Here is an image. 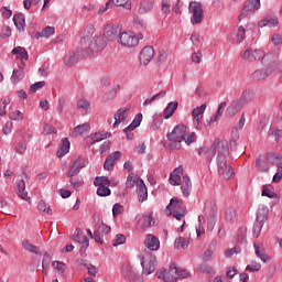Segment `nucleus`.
Instances as JSON below:
<instances>
[{
    "label": "nucleus",
    "instance_id": "nucleus-1",
    "mask_svg": "<svg viewBox=\"0 0 282 282\" xmlns=\"http://www.w3.org/2000/svg\"><path fill=\"white\" fill-rule=\"evenodd\" d=\"M198 155H205L207 162H213L216 156L217 171L224 180H230L235 175V170L228 164V155H230V148L227 141L215 139L213 144L198 149Z\"/></svg>",
    "mask_w": 282,
    "mask_h": 282
},
{
    "label": "nucleus",
    "instance_id": "nucleus-2",
    "mask_svg": "<svg viewBox=\"0 0 282 282\" xmlns=\"http://www.w3.org/2000/svg\"><path fill=\"white\" fill-rule=\"evenodd\" d=\"M167 139L170 140V147L174 150L182 149V142L186 140V126L177 124L172 132L167 133Z\"/></svg>",
    "mask_w": 282,
    "mask_h": 282
},
{
    "label": "nucleus",
    "instance_id": "nucleus-3",
    "mask_svg": "<svg viewBox=\"0 0 282 282\" xmlns=\"http://www.w3.org/2000/svg\"><path fill=\"white\" fill-rule=\"evenodd\" d=\"M188 13L192 14L191 23L192 25H199L204 21V8L202 2L192 1L188 4Z\"/></svg>",
    "mask_w": 282,
    "mask_h": 282
},
{
    "label": "nucleus",
    "instance_id": "nucleus-4",
    "mask_svg": "<svg viewBox=\"0 0 282 282\" xmlns=\"http://www.w3.org/2000/svg\"><path fill=\"white\" fill-rule=\"evenodd\" d=\"M205 214L208 217L207 230L213 231L215 224H217V205L214 200H208L204 208Z\"/></svg>",
    "mask_w": 282,
    "mask_h": 282
},
{
    "label": "nucleus",
    "instance_id": "nucleus-5",
    "mask_svg": "<svg viewBox=\"0 0 282 282\" xmlns=\"http://www.w3.org/2000/svg\"><path fill=\"white\" fill-rule=\"evenodd\" d=\"M155 261L156 258L153 256V253L145 251L144 254L141 258V265L143 268V274L145 276H149V274H153L155 272Z\"/></svg>",
    "mask_w": 282,
    "mask_h": 282
},
{
    "label": "nucleus",
    "instance_id": "nucleus-6",
    "mask_svg": "<svg viewBox=\"0 0 282 282\" xmlns=\"http://www.w3.org/2000/svg\"><path fill=\"white\" fill-rule=\"evenodd\" d=\"M156 276L158 279H162V281L165 282H177V264H170L169 272H166V269L164 268L158 270Z\"/></svg>",
    "mask_w": 282,
    "mask_h": 282
},
{
    "label": "nucleus",
    "instance_id": "nucleus-7",
    "mask_svg": "<svg viewBox=\"0 0 282 282\" xmlns=\"http://www.w3.org/2000/svg\"><path fill=\"white\" fill-rule=\"evenodd\" d=\"M118 43H120L122 47L133 50L138 47V35L134 33L122 32L119 36Z\"/></svg>",
    "mask_w": 282,
    "mask_h": 282
},
{
    "label": "nucleus",
    "instance_id": "nucleus-8",
    "mask_svg": "<svg viewBox=\"0 0 282 282\" xmlns=\"http://www.w3.org/2000/svg\"><path fill=\"white\" fill-rule=\"evenodd\" d=\"M107 47V41L102 35H95L91 40L88 41V48L90 52H100Z\"/></svg>",
    "mask_w": 282,
    "mask_h": 282
},
{
    "label": "nucleus",
    "instance_id": "nucleus-9",
    "mask_svg": "<svg viewBox=\"0 0 282 282\" xmlns=\"http://www.w3.org/2000/svg\"><path fill=\"white\" fill-rule=\"evenodd\" d=\"M242 58L249 61V63H254V61H263L265 58V52L262 50H247L243 53Z\"/></svg>",
    "mask_w": 282,
    "mask_h": 282
},
{
    "label": "nucleus",
    "instance_id": "nucleus-10",
    "mask_svg": "<svg viewBox=\"0 0 282 282\" xmlns=\"http://www.w3.org/2000/svg\"><path fill=\"white\" fill-rule=\"evenodd\" d=\"M259 8H261V0H247L239 15V21H241V19H246L248 17V12L259 10Z\"/></svg>",
    "mask_w": 282,
    "mask_h": 282
},
{
    "label": "nucleus",
    "instance_id": "nucleus-11",
    "mask_svg": "<svg viewBox=\"0 0 282 282\" xmlns=\"http://www.w3.org/2000/svg\"><path fill=\"white\" fill-rule=\"evenodd\" d=\"M123 276L130 282H142L140 273H138V270L131 267V264L123 265Z\"/></svg>",
    "mask_w": 282,
    "mask_h": 282
},
{
    "label": "nucleus",
    "instance_id": "nucleus-12",
    "mask_svg": "<svg viewBox=\"0 0 282 282\" xmlns=\"http://www.w3.org/2000/svg\"><path fill=\"white\" fill-rule=\"evenodd\" d=\"M204 111H206V104L196 107L192 111V118L194 121V126L199 131L202 130V117L204 116Z\"/></svg>",
    "mask_w": 282,
    "mask_h": 282
},
{
    "label": "nucleus",
    "instance_id": "nucleus-13",
    "mask_svg": "<svg viewBox=\"0 0 282 282\" xmlns=\"http://www.w3.org/2000/svg\"><path fill=\"white\" fill-rule=\"evenodd\" d=\"M153 56H155V50L152 46H145L140 52L139 61L141 65H149L150 61H153Z\"/></svg>",
    "mask_w": 282,
    "mask_h": 282
},
{
    "label": "nucleus",
    "instance_id": "nucleus-14",
    "mask_svg": "<svg viewBox=\"0 0 282 282\" xmlns=\"http://www.w3.org/2000/svg\"><path fill=\"white\" fill-rule=\"evenodd\" d=\"M118 36H120V28L118 25L107 24L105 26L104 39L106 41H116Z\"/></svg>",
    "mask_w": 282,
    "mask_h": 282
},
{
    "label": "nucleus",
    "instance_id": "nucleus-15",
    "mask_svg": "<svg viewBox=\"0 0 282 282\" xmlns=\"http://www.w3.org/2000/svg\"><path fill=\"white\" fill-rule=\"evenodd\" d=\"M79 172H76L74 170H69L67 173V177H69V184L73 186V188H80L83 184H85V181L83 180L82 175H78Z\"/></svg>",
    "mask_w": 282,
    "mask_h": 282
},
{
    "label": "nucleus",
    "instance_id": "nucleus-16",
    "mask_svg": "<svg viewBox=\"0 0 282 282\" xmlns=\"http://www.w3.org/2000/svg\"><path fill=\"white\" fill-rule=\"evenodd\" d=\"M243 107H246V105L239 99H236L228 106L226 110V116H228V118H232L237 116V113H239V111H241Z\"/></svg>",
    "mask_w": 282,
    "mask_h": 282
},
{
    "label": "nucleus",
    "instance_id": "nucleus-17",
    "mask_svg": "<svg viewBox=\"0 0 282 282\" xmlns=\"http://www.w3.org/2000/svg\"><path fill=\"white\" fill-rule=\"evenodd\" d=\"M151 226H155L152 214L142 215L137 225L139 230H147L148 228H151Z\"/></svg>",
    "mask_w": 282,
    "mask_h": 282
},
{
    "label": "nucleus",
    "instance_id": "nucleus-18",
    "mask_svg": "<svg viewBox=\"0 0 282 282\" xmlns=\"http://www.w3.org/2000/svg\"><path fill=\"white\" fill-rule=\"evenodd\" d=\"M129 111H131V106H127L124 108H120L115 113V123L113 127H118L121 122H124L127 118H129Z\"/></svg>",
    "mask_w": 282,
    "mask_h": 282
},
{
    "label": "nucleus",
    "instance_id": "nucleus-19",
    "mask_svg": "<svg viewBox=\"0 0 282 282\" xmlns=\"http://www.w3.org/2000/svg\"><path fill=\"white\" fill-rule=\"evenodd\" d=\"M263 61H265L268 63V69H272V72H274V69H276V67H279V53H268L267 55L264 54V58Z\"/></svg>",
    "mask_w": 282,
    "mask_h": 282
},
{
    "label": "nucleus",
    "instance_id": "nucleus-20",
    "mask_svg": "<svg viewBox=\"0 0 282 282\" xmlns=\"http://www.w3.org/2000/svg\"><path fill=\"white\" fill-rule=\"evenodd\" d=\"M137 194L139 202H145V199L149 198V189L147 188V184H144L143 180H139L137 182Z\"/></svg>",
    "mask_w": 282,
    "mask_h": 282
},
{
    "label": "nucleus",
    "instance_id": "nucleus-21",
    "mask_svg": "<svg viewBox=\"0 0 282 282\" xmlns=\"http://www.w3.org/2000/svg\"><path fill=\"white\" fill-rule=\"evenodd\" d=\"M144 246L151 251L160 250V240L154 235L149 234L145 237Z\"/></svg>",
    "mask_w": 282,
    "mask_h": 282
},
{
    "label": "nucleus",
    "instance_id": "nucleus-22",
    "mask_svg": "<svg viewBox=\"0 0 282 282\" xmlns=\"http://www.w3.org/2000/svg\"><path fill=\"white\" fill-rule=\"evenodd\" d=\"M259 28H265L267 25H272V28H276L279 25V18L276 15H272L268 13L263 20L258 22Z\"/></svg>",
    "mask_w": 282,
    "mask_h": 282
},
{
    "label": "nucleus",
    "instance_id": "nucleus-23",
    "mask_svg": "<svg viewBox=\"0 0 282 282\" xmlns=\"http://www.w3.org/2000/svg\"><path fill=\"white\" fill-rule=\"evenodd\" d=\"M272 69L270 68H264V69H257L251 74V80H265L268 76H272Z\"/></svg>",
    "mask_w": 282,
    "mask_h": 282
},
{
    "label": "nucleus",
    "instance_id": "nucleus-24",
    "mask_svg": "<svg viewBox=\"0 0 282 282\" xmlns=\"http://www.w3.org/2000/svg\"><path fill=\"white\" fill-rule=\"evenodd\" d=\"M181 191L184 197H188L193 191V183H191V177L188 175L183 176L181 181Z\"/></svg>",
    "mask_w": 282,
    "mask_h": 282
},
{
    "label": "nucleus",
    "instance_id": "nucleus-25",
    "mask_svg": "<svg viewBox=\"0 0 282 282\" xmlns=\"http://www.w3.org/2000/svg\"><path fill=\"white\" fill-rule=\"evenodd\" d=\"M95 32L96 28L94 26V24H88L84 30V36L80 39V44L87 45V43H89V41L94 39Z\"/></svg>",
    "mask_w": 282,
    "mask_h": 282
},
{
    "label": "nucleus",
    "instance_id": "nucleus-26",
    "mask_svg": "<svg viewBox=\"0 0 282 282\" xmlns=\"http://www.w3.org/2000/svg\"><path fill=\"white\" fill-rule=\"evenodd\" d=\"M11 54L13 56H17V58H20L22 61L23 67H25V63L23 61H28L30 58V55L28 54L25 47L17 46L11 51Z\"/></svg>",
    "mask_w": 282,
    "mask_h": 282
},
{
    "label": "nucleus",
    "instance_id": "nucleus-27",
    "mask_svg": "<svg viewBox=\"0 0 282 282\" xmlns=\"http://www.w3.org/2000/svg\"><path fill=\"white\" fill-rule=\"evenodd\" d=\"M167 210H170V213H180L181 210H186V208L184 207L182 199L172 198L167 205Z\"/></svg>",
    "mask_w": 282,
    "mask_h": 282
},
{
    "label": "nucleus",
    "instance_id": "nucleus-28",
    "mask_svg": "<svg viewBox=\"0 0 282 282\" xmlns=\"http://www.w3.org/2000/svg\"><path fill=\"white\" fill-rule=\"evenodd\" d=\"M87 164H89V160L85 156H79L77 160H75L69 171H75L76 173H80V169H85Z\"/></svg>",
    "mask_w": 282,
    "mask_h": 282
},
{
    "label": "nucleus",
    "instance_id": "nucleus-29",
    "mask_svg": "<svg viewBox=\"0 0 282 282\" xmlns=\"http://www.w3.org/2000/svg\"><path fill=\"white\" fill-rule=\"evenodd\" d=\"M254 98H256L254 90L247 88L242 91V94L238 100L245 105H248V104L252 102V100H254Z\"/></svg>",
    "mask_w": 282,
    "mask_h": 282
},
{
    "label": "nucleus",
    "instance_id": "nucleus-30",
    "mask_svg": "<svg viewBox=\"0 0 282 282\" xmlns=\"http://www.w3.org/2000/svg\"><path fill=\"white\" fill-rule=\"evenodd\" d=\"M13 23L20 32H25V15L23 13H18L13 15Z\"/></svg>",
    "mask_w": 282,
    "mask_h": 282
},
{
    "label": "nucleus",
    "instance_id": "nucleus-31",
    "mask_svg": "<svg viewBox=\"0 0 282 282\" xmlns=\"http://www.w3.org/2000/svg\"><path fill=\"white\" fill-rule=\"evenodd\" d=\"M182 167H176L173 173L170 175V184L172 186H180V182H182Z\"/></svg>",
    "mask_w": 282,
    "mask_h": 282
},
{
    "label": "nucleus",
    "instance_id": "nucleus-32",
    "mask_svg": "<svg viewBox=\"0 0 282 282\" xmlns=\"http://www.w3.org/2000/svg\"><path fill=\"white\" fill-rule=\"evenodd\" d=\"M17 195H19L21 199L29 202L30 197L28 196V192L25 191V181L20 180L17 182Z\"/></svg>",
    "mask_w": 282,
    "mask_h": 282
},
{
    "label": "nucleus",
    "instance_id": "nucleus-33",
    "mask_svg": "<svg viewBox=\"0 0 282 282\" xmlns=\"http://www.w3.org/2000/svg\"><path fill=\"white\" fill-rule=\"evenodd\" d=\"M256 167L260 173H268V171H270V163L268 159H262L261 155H259L256 160Z\"/></svg>",
    "mask_w": 282,
    "mask_h": 282
},
{
    "label": "nucleus",
    "instance_id": "nucleus-34",
    "mask_svg": "<svg viewBox=\"0 0 282 282\" xmlns=\"http://www.w3.org/2000/svg\"><path fill=\"white\" fill-rule=\"evenodd\" d=\"M254 252L258 259L262 261L263 263H268L270 261V257L265 254V249L263 248V245H254Z\"/></svg>",
    "mask_w": 282,
    "mask_h": 282
},
{
    "label": "nucleus",
    "instance_id": "nucleus-35",
    "mask_svg": "<svg viewBox=\"0 0 282 282\" xmlns=\"http://www.w3.org/2000/svg\"><path fill=\"white\" fill-rule=\"evenodd\" d=\"M77 109L82 113V116H87L91 109V104L87 101V99H79L77 101Z\"/></svg>",
    "mask_w": 282,
    "mask_h": 282
},
{
    "label": "nucleus",
    "instance_id": "nucleus-36",
    "mask_svg": "<svg viewBox=\"0 0 282 282\" xmlns=\"http://www.w3.org/2000/svg\"><path fill=\"white\" fill-rule=\"evenodd\" d=\"M177 107H180V104L177 101L170 102L163 111V118H165V120H169V118H171V116H173V113L177 111Z\"/></svg>",
    "mask_w": 282,
    "mask_h": 282
},
{
    "label": "nucleus",
    "instance_id": "nucleus-37",
    "mask_svg": "<svg viewBox=\"0 0 282 282\" xmlns=\"http://www.w3.org/2000/svg\"><path fill=\"white\" fill-rule=\"evenodd\" d=\"M153 10V0H142L139 6V14H148Z\"/></svg>",
    "mask_w": 282,
    "mask_h": 282
},
{
    "label": "nucleus",
    "instance_id": "nucleus-38",
    "mask_svg": "<svg viewBox=\"0 0 282 282\" xmlns=\"http://www.w3.org/2000/svg\"><path fill=\"white\" fill-rule=\"evenodd\" d=\"M69 147H70L69 139L64 138L62 140V145L56 153L57 158H63V155H67V153H69Z\"/></svg>",
    "mask_w": 282,
    "mask_h": 282
},
{
    "label": "nucleus",
    "instance_id": "nucleus-39",
    "mask_svg": "<svg viewBox=\"0 0 282 282\" xmlns=\"http://www.w3.org/2000/svg\"><path fill=\"white\" fill-rule=\"evenodd\" d=\"M56 32V29L54 26H46L42 30V32L36 33L35 37L36 39H50V36L54 35Z\"/></svg>",
    "mask_w": 282,
    "mask_h": 282
},
{
    "label": "nucleus",
    "instance_id": "nucleus-40",
    "mask_svg": "<svg viewBox=\"0 0 282 282\" xmlns=\"http://www.w3.org/2000/svg\"><path fill=\"white\" fill-rule=\"evenodd\" d=\"M22 248L23 250H26V252H31L32 254H41L39 247H36L35 245H32L30 240H23Z\"/></svg>",
    "mask_w": 282,
    "mask_h": 282
},
{
    "label": "nucleus",
    "instance_id": "nucleus-41",
    "mask_svg": "<svg viewBox=\"0 0 282 282\" xmlns=\"http://www.w3.org/2000/svg\"><path fill=\"white\" fill-rule=\"evenodd\" d=\"M107 138H111V132L105 130L96 132L93 135V144H96V142H102V140H107Z\"/></svg>",
    "mask_w": 282,
    "mask_h": 282
},
{
    "label": "nucleus",
    "instance_id": "nucleus-42",
    "mask_svg": "<svg viewBox=\"0 0 282 282\" xmlns=\"http://www.w3.org/2000/svg\"><path fill=\"white\" fill-rule=\"evenodd\" d=\"M270 213V209H268V207L267 206H260L259 208H258V213H257V218H256V220H258V221H267V219H268V214Z\"/></svg>",
    "mask_w": 282,
    "mask_h": 282
},
{
    "label": "nucleus",
    "instance_id": "nucleus-43",
    "mask_svg": "<svg viewBox=\"0 0 282 282\" xmlns=\"http://www.w3.org/2000/svg\"><path fill=\"white\" fill-rule=\"evenodd\" d=\"M24 78H25V72H23V68L13 69V73L11 76V83H21V80Z\"/></svg>",
    "mask_w": 282,
    "mask_h": 282
},
{
    "label": "nucleus",
    "instance_id": "nucleus-44",
    "mask_svg": "<svg viewBox=\"0 0 282 282\" xmlns=\"http://www.w3.org/2000/svg\"><path fill=\"white\" fill-rule=\"evenodd\" d=\"M265 160L267 162H269V164H272L273 166H280V164H282V160L279 158V155L272 152L267 153Z\"/></svg>",
    "mask_w": 282,
    "mask_h": 282
},
{
    "label": "nucleus",
    "instance_id": "nucleus-45",
    "mask_svg": "<svg viewBox=\"0 0 282 282\" xmlns=\"http://www.w3.org/2000/svg\"><path fill=\"white\" fill-rule=\"evenodd\" d=\"M89 129H91V126L88 122H86L75 127L74 133L75 135H84V133H89Z\"/></svg>",
    "mask_w": 282,
    "mask_h": 282
},
{
    "label": "nucleus",
    "instance_id": "nucleus-46",
    "mask_svg": "<svg viewBox=\"0 0 282 282\" xmlns=\"http://www.w3.org/2000/svg\"><path fill=\"white\" fill-rule=\"evenodd\" d=\"M216 248H217V241H212L208 249L203 254V261H210V257H213V253L215 252Z\"/></svg>",
    "mask_w": 282,
    "mask_h": 282
},
{
    "label": "nucleus",
    "instance_id": "nucleus-47",
    "mask_svg": "<svg viewBox=\"0 0 282 282\" xmlns=\"http://www.w3.org/2000/svg\"><path fill=\"white\" fill-rule=\"evenodd\" d=\"M64 63L66 67H74V65L78 63V55H76L75 53H72L70 55H66L64 57Z\"/></svg>",
    "mask_w": 282,
    "mask_h": 282
},
{
    "label": "nucleus",
    "instance_id": "nucleus-48",
    "mask_svg": "<svg viewBox=\"0 0 282 282\" xmlns=\"http://www.w3.org/2000/svg\"><path fill=\"white\" fill-rule=\"evenodd\" d=\"M111 181L107 176H96L94 181V186H110Z\"/></svg>",
    "mask_w": 282,
    "mask_h": 282
},
{
    "label": "nucleus",
    "instance_id": "nucleus-49",
    "mask_svg": "<svg viewBox=\"0 0 282 282\" xmlns=\"http://www.w3.org/2000/svg\"><path fill=\"white\" fill-rule=\"evenodd\" d=\"M112 6H118L119 8H123L124 10L131 11V0H110Z\"/></svg>",
    "mask_w": 282,
    "mask_h": 282
},
{
    "label": "nucleus",
    "instance_id": "nucleus-50",
    "mask_svg": "<svg viewBox=\"0 0 282 282\" xmlns=\"http://www.w3.org/2000/svg\"><path fill=\"white\" fill-rule=\"evenodd\" d=\"M87 239V236H85V234L83 232V229L80 228H76V234L70 236V239L73 241H77L78 243L83 245V241H85V239Z\"/></svg>",
    "mask_w": 282,
    "mask_h": 282
},
{
    "label": "nucleus",
    "instance_id": "nucleus-51",
    "mask_svg": "<svg viewBox=\"0 0 282 282\" xmlns=\"http://www.w3.org/2000/svg\"><path fill=\"white\" fill-rule=\"evenodd\" d=\"M140 177L133 176V173L129 174L126 181L127 188H133L135 184L138 185V182H140Z\"/></svg>",
    "mask_w": 282,
    "mask_h": 282
},
{
    "label": "nucleus",
    "instance_id": "nucleus-52",
    "mask_svg": "<svg viewBox=\"0 0 282 282\" xmlns=\"http://www.w3.org/2000/svg\"><path fill=\"white\" fill-rule=\"evenodd\" d=\"M191 243L189 240H186L184 237H180L175 240V248H182L183 250H186L188 248V245Z\"/></svg>",
    "mask_w": 282,
    "mask_h": 282
},
{
    "label": "nucleus",
    "instance_id": "nucleus-53",
    "mask_svg": "<svg viewBox=\"0 0 282 282\" xmlns=\"http://www.w3.org/2000/svg\"><path fill=\"white\" fill-rule=\"evenodd\" d=\"M109 185H102L97 188V195L99 197H108L111 195V189L108 187Z\"/></svg>",
    "mask_w": 282,
    "mask_h": 282
},
{
    "label": "nucleus",
    "instance_id": "nucleus-54",
    "mask_svg": "<svg viewBox=\"0 0 282 282\" xmlns=\"http://www.w3.org/2000/svg\"><path fill=\"white\" fill-rule=\"evenodd\" d=\"M118 89H120V86L112 88L108 94L104 95L105 102H109V100H113L118 95Z\"/></svg>",
    "mask_w": 282,
    "mask_h": 282
},
{
    "label": "nucleus",
    "instance_id": "nucleus-55",
    "mask_svg": "<svg viewBox=\"0 0 282 282\" xmlns=\"http://www.w3.org/2000/svg\"><path fill=\"white\" fill-rule=\"evenodd\" d=\"M167 58H169V52L164 50L159 51V54L156 57L158 65H164V62L167 61Z\"/></svg>",
    "mask_w": 282,
    "mask_h": 282
},
{
    "label": "nucleus",
    "instance_id": "nucleus-56",
    "mask_svg": "<svg viewBox=\"0 0 282 282\" xmlns=\"http://www.w3.org/2000/svg\"><path fill=\"white\" fill-rule=\"evenodd\" d=\"M263 224H265L263 220H257L253 225V236L259 237L261 235V230L263 229Z\"/></svg>",
    "mask_w": 282,
    "mask_h": 282
},
{
    "label": "nucleus",
    "instance_id": "nucleus-57",
    "mask_svg": "<svg viewBox=\"0 0 282 282\" xmlns=\"http://www.w3.org/2000/svg\"><path fill=\"white\" fill-rule=\"evenodd\" d=\"M164 96H166V90H162V91L158 93L156 95H154L152 98L145 99V101L143 102V106L147 107V106L151 105V102H154V100H158V98H164Z\"/></svg>",
    "mask_w": 282,
    "mask_h": 282
},
{
    "label": "nucleus",
    "instance_id": "nucleus-58",
    "mask_svg": "<svg viewBox=\"0 0 282 282\" xmlns=\"http://www.w3.org/2000/svg\"><path fill=\"white\" fill-rule=\"evenodd\" d=\"M37 209L41 213H46L47 215H52V208H50V205H47V203H45L44 200H40V203L37 204Z\"/></svg>",
    "mask_w": 282,
    "mask_h": 282
},
{
    "label": "nucleus",
    "instance_id": "nucleus-59",
    "mask_svg": "<svg viewBox=\"0 0 282 282\" xmlns=\"http://www.w3.org/2000/svg\"><path fill=\"white\" fill-rule=\"evenodd\" d=\"M235 217H237V209L228 208L225 213V219L227 221H235Z\"/></svg>",
    "mask_w": 282,
    "mask_h": 282
},
{
    "label": "nucleus",
    "instance_id": "nucleus-60",
    "mask_svg": "<svg viewBox=\"0 0 282 282\" xmlns=\"http://www.w3.org/2000/svg\"><path fill=\"white\" fill-rule=\"evenodd\" d=\"M126 241H127V237H124V235L122 234H118L116 236V239L112 242V246L113 248H118V246H122V243H126Z\"/></svg>",
    "mask_w": 282,
    "mask_h": 282
},
{
    "label": "nucleus",
    "instance_id": "nucleus-61",
    "mask_svg": "<svg viewBox=\"0 0 282 282\" xmlns=\"http://www.w3.org/2000/svg\"><path fill=\"white\" fill-rule=\"evenodd\" d=\"M246 270H248V272H259V270H261V263L251 261L250 264L247 265Z\"/></svg>",
    "mask_w": 282,
    "mask_h": 282
},
{
    "label": "nucleus",
    "instance_id": "nucleus-62",
    "mask_svg": "<svg viewBox=\"0 0 282 282\" xmlns=\"http://www.w3.org/2000/svg\"><path fill=\"white\" fill-rule=\"evenodd\" d=\"M161 12L163 14H171V3H169V0L161 1Z\"/></svg>",
    "mask_w": 282,
    "mask_h": 282
},
{
    "label": "nucleus",
    "instance_id": "nucleus-63",
    "mask_svg": "<svg viewBox=\"0 0 282 282\" xmlns=\"http://www.w3.org/2000/svg\"><path fill=\"white\" fill-rule=\"evenodd\" d=\"M10 120H23V112L20 110H14L9 113Z\"/></svg>",
    "mask_w": 282,
    "mask_h": 282
},
{
    "label": "nucleus",
    "instance_id": "nucleus-64",
    "mask_svg": "<svg viewBox=\"0 0 282 282\" xmlns=\"http://www.w3.org/2000/svg\"><path fill=\"white\" fill-rule=\"evenodd\" d=\"M281 180H282V163L280 165H278L276 173L273 175V182L275 184H279V182H281Z\"/></svg>",
    "mask_w": 282,
    "mask_h": 282
}]
</instances>
